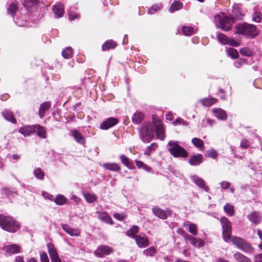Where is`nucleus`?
<instances>
[{"label":"nucleus","mask_w":262,"mask_h":262,"mask_svg":"<svg viewBox=\"0 0 262 262\" xmlns=\"http://www.w3.org/2000/svg\"><path fill=\"white\" fill-rule=\"evenodd\" d=\"M154 128L157 138L161 140L165 138L164 130L162 122L155 115L152 116V122L143 124L140 134L142 140L144 142H149L154 137Z\"/></svg>","instance_id":"1"},{"label":"nucleus","mask_w":262,"mask_h":262,"mask_svg":"<svg viewBox=\"0 0 262 262\" xmlns=\"http://www.w3.org/2000/svg\"><path fill=\"white\" fill-rule=\"evenodd\" d=\"M0 226L9 232H15L19 228V224L13 217L0 214Z\"/></svg>","instance_id":"2"},{"label":"nucleus","mask_w":262,"mask_h":262,"mask_svg":"<svg viewBox=\"0 0 262 262\" xmlns=\"http://www.w3.org/2000/svg\"><path fill=\"white\" fill-rule=\"evenodd\" d=\"M167 148L171 155L175 158H186L188 156L187 151L178 142L170 141L167 144Z\"/></svg>","instance_id":"3"},{"label":"nucleus","mask_w":262,"mask_h":262,"mask_svg":"<svg viewBox=\"0 0 262 262\" xmlns=\"http://www.w3.org/2000/svg\"><path fill=\"white\" fill-rule=\"evenodd\" d=\"M236 33L250 36L252 37H255L258 34L255 26L253 25L246 23L243 24H239L236 25Z\"/></svg>","instance_id":"4"},{"label":"nucleus","mask_w":262,"mask_h":262,"mask_svg":"<svg viewBox=\"0 0 262 262\" xmlns=\"http://www.w3.org/2000/svg\"><path fill=\"white\" fill-rule=\"evenodd\" d=\"M214 21L216 26L223 31H228L231 29L229 18L222 12L215 15Z\"/></svg>","instance_id":"5"},{"label":"nucleus","mask_w":262,"mask_h":262,"mask_svg":"<svg viewBox=\"0 0 262 262\" xmlns=\"http://www.w3.org/2000/svg\"><path fill=\"white\" fill-rule=\"evenodd\" d=\"M230 240L237 248L244 252H251L253 251L251 245L241 237L233 236Z\"/></svg>","instance_id":"6"},{"label":"nucleus","mask_w":262,"mask_h":262,"mask_svg":"<svg viewBox=\"0 0 262 262\" xmlns=\"http://www.w3.org/2000/svg\"><path fill=\"white\" fill-rule=\"evenodd\" d=\"M221 223L223 228V237L224 240L228 242L231 238V224L225 217L221 218Z\"/></svg>","instance_id":"7"},{"label":"nucleus","mask_w":262,"mask_h":262,"mask_svg":"<svg viewBox=\"0 0 262 262\" xmlns=\"http://www.w3.org/2000/svg\"><path fill=\"white\" fill-rule=\"evenodd\" d=\"M114 251L113 249L107 246L102 245L98 247L94 254L99 257H103L105 255H109Z\"/></svg>","instance_id":"8"},{"label":"nucleus","mask_w":262,"mask_h":262,"mask_svg":"<svg viewBox=\"0 0 262 262\" xmlns=\"http://www.w3.org/2000/svg\"><path fill=\"white\" fill-rule=\"evenodd\" d=\"M3 250L7 255L15 254L20 252L21 247L16 244H11L4 246Z\"/></svg>","instance_id":"9"},{"label":"nucleus","mask_w":262,"mask_h":262,"mask_svg":"<svg viewBox=\"0 0 262 262\" xmlns=\"http://www.w3.org/2000/svg\"><path fill=\"white\" fill-rule=\"evenodd\" d=\"M185 239L187 242H190L195 248H200L205 245V242L203 239L197 238L189 234L185 236Z\"/></svg>","instance_id":"10"},{"label":"nucleus","mask_w":262,"mask_h":262,"mask_svg":"<svg viewBox=\"0 0 262 262\" xmlns=\"http://www.w3.org/2000/svg\"><path fill=\"white\" fill-rule=\"evenodd\" d=\"M191 180L195 184L200 188L206 192L209 191V187L206 185L205 181L201 178L196 176H192L190 177Z\"/></svg>","instance_id":"11"},{"label":"nucleus","mask_w":262,"mask_h":262,"mask_svg":"<svg viewBox=\"0 0 262 262\" xmlns=\"http://www.w3.org/2000/svg\"><path fill=\"white\" fill-rule=\"evenodd\" d=\"M153 213L158 217L161 219H165L167 217V214L171 215V212L168 210L167 212L158 207L155 206L152 209Z\"/></svg>","instance_id":"12"},{"label":"nucleus","mask_w":262,"mask_h":262,"mask_svg":"<svg viewBox=\"0 0 262 262\" xmlns=\"http://www.w3.org/2000/svg\"><path fill=\"white\" fill-rule=\"evenodd\" d=\"M135 239L137 245L140 248H144L149 245L148 238L145 235H143V236L141 234L137 235L135 237Z\"/></svg>","instance_id":"13"},{"label":"nucleus","mask_w":262,"mask_h":262,"mask_svg":"<svg viewBox=\"0 0 262 262\" xmlns=\"http://www.w3.org/2000/svg\"><path fill=\"white\" fill-rule=\"evenodd\" d=\"M118 122V120L116 118L111 117L107 119L100 125V128L102 129H107L113 127Z\"/></svg>","instance_id":"14"},{"label":"nucleus","mask_w":262,"mask_h":262,"mask_svg":"<svg viewBox=\"0 0 262 262\" xmlns=\"http://www.w3.org/2000/svg\"><path fill=\"white\" fill-rule=\"evenodd\" d=\"M19 133L25 137L30 136L35 132V127L34 126L25 125L19 129Z\"/></svg>","instance_id":"15"},{"label":"nucleus","mask_w":262,"mask_h":262,"mask_svg":"<svg viewBox=\"0 0 262 262\" xmlns=\"http://www.w3.org/2000/svg\"><path fill=\"white\" fill-rule=\"evenodd\" d=\"M52 10L56 17H61L64 13L63 5L61 3L57 4L53 6Z\"/></svg>","instance_id":"16"},{"label":"nucleus","mask_w":262,"mask_h":262,"mask_svg":"<svg viewBox=\"0 0 262 262\" xmlns=\"http://www.w3.org/2000/svg\"><path fill=\"white\" fill-rule=\"evenodd\" d=\"M212 111L214 116L219 119L225 120L227 118L225 111L220 108H214Z\"/></svg>","instance_id":"17"},{"label":"nucleus","mask_w":262,"mask_h":262,"mask_svg":"<svg viewBox=\"0 0 262 262\" xmlns=\"http://www.w3.org/2000/svg\"><path fill=\"white\" fill-rule=\"evenodd\" d=\"M203 160V156L197 154L192 156L189 160V163L192 166L200 165Z\"/></svg>","instance_id":"18"},{"label":"nucleus","mask_w":262,"mask_h":262,"mask_svg":"<svg viewBox=\"0 0 262 262\" xmlns=\"http://www.w3.org/2000/svg\"><path fill=\"white\" fill-rule=\"evenodd\" d=\"M248 220L255 224H259L261 220V217L258 213L253 212L247 216Z\"/></svg>","instance_id":"19"},{"label":"nucleus","mask_w":262,"mask_h":262,"mask_svg":"<svg viewBox=\"0 0 262 262\" xmlns=\"http://www.w3.org/2000/svg\"><path fill=\"white\" fill-rule=\"evenodd\" d=\"M62 229L69 234L71 236H78L80 233L79 230L77 229H73L67 224L61 225Z\"/></svg>","instance_id":"20"},{"label":"nucleus","mask_w":262,"mask_h":262,"mask_svg":"<svg viewBox=\"0 0 262 262\" xmlns=\"http://www.w3.org/2000/svg\"><path fill=\"white\" fill-rule=\"evenodd\" d=\"M103 167L107 170L113 171H119L121 169L120 165L116 163H105L103 165Z\"/></svg>","instance_id":"21"},{"label":"nucleus","mask_w":262,"mask_h":262,"mask_svg":"<svg viewBox=\"0 0 262 262\" xmlns=\"http://www.w3.org/2000/svg\"><path fill=\"white\" fill-rule=\"evenodd\" d=\"M3 116L6 120L13 123H16V120L14 117L13 113L10 110H5L3 112Z\"/></svg>","instance_id":"22"},{"label":"nucleus","mask_w":262,"mask_h":262,"mask_svg":"<svg viewBox=\"0 0 262 262\" xmlns=\"http://www.w3.org/2000/svg\"><path fill=\"white\" fill-rule=\"evenodd\" d=\"M233 257L237 262H252L249 258L238 252L234 254Z\"/></svg>","instance_id":"23"},{"label":"nucleus","mask_w":262,"mask_h":262,"mask_svg":"<svg viewBox=\"0 0 262 262\" xmlns=\"http://www.w3.org/2000/svg\"><path fill=\"white\" fill-rule=\"evenodd\" d=\"M97 213L98 214V219L101 221L107 224H113V221L111 217L106 212H97Z\"/></svg>","instance_id":"24"},{"label":"nucleus","mask_w":262,"mask_h":262,"mask_svg":"<svg viewBox=\"0 0 262 262\" xmlns=\"http://www.w3.org/2000/svg\"><path fill=\"white\" fill-rule=\"evenodd\" d=\"M192 144L200 150L202 151L204 149V143L203 140L200 138H193L191 140Z\"/></svg>","instance_id":"25"},{"label":"nucleus","mask_w":262,"mask_h":262,"mask_svg":"<svg viewBox=\"0 0 262 262\" xmlns=\"http://www.w3.org/2000/svg\"><path fill=\"white\" fill-rule=\"evenodd\" d=\"M48 250L51 260L59 257L56 249L52 244L48 245Z\"/></svg>","instance_id":"26"},{"label":"nucleus","mask_w":262,"mask_h":262,"mask_svg":"<svg viewBox=\"0 0 262 262\" xmlns=\"http://www.w3.org/2000/svg\"><path fill=\"white\" fill-rule=\"evenodd\" d=\"M50 108V103L46 102L41 104L39 110V116L42 118L45 115V112L48 111Z\"/></svg>","instance_id":"27"},{"label":"nucleus","mask_w":262,"mask_h":262,"mask_svg":"<svg viewBox=\"0 0 262 262\" xmlns=\"http://www.w3.org/2000/svg\"><path fill=\"white\" fill-rule=\"evenodd\" d=\"M72 136L74 138L77 142L83 144L85 143V139L82 135L76 130H72Z\"/></svg>","instance_id":"28"},{"label":"nucleus","mask_w":262,"mask_h":262,"mask_svg":"<svg viewBox=\"0 0 262 262\" xmlns=\"http://www.w3.org/2000/svg\"><path fill=\"white\" fill-rule=\"evenodd\" d=\"M138 231L139 227L137 226L134 225L128 230L126 231L125 234L127 236L131 237L135 239V237L137 236L136 234H137Z\"/></svg>","instance_id":"29"},{"label":"nucleus","mask_w":262,"mask_h":262,"mask_svg":"<svg viewBox=\"0 0 262 262\" xmlns=\"http://www.w3.org/2000/svg\"><path fill=\"white\" fill-rule=\"evenodd\" d=\"M117 44L112 40H108L106 41L102 46L103 50H107L111 49H114Z\"/></svg>","instance_id":"30"},{"label":"nucleus","mask_w":262,"mask_h":262,"mask_svg":"<svg viewBox=\"0 0 262 262\" xmlns=\"http://www.w3.org/2000/svg\"><path fill=\"white\" fill-rule=\"evenodd\" d=\"M217 99L214 98H205L200 100V102L205 106H209L215 103Z\"/></svg>","instance_id":"31"},{"label":"nucleus","mask_w":262,"mask_h":262,"mask_svg":"<svg viewBox=\"0 0 262 262\" xmlns=\"http://www.w3.org/2000/svg\"><path fill=\"white\" fill-rule=\"evenodd\" d=\"M182 3L175 1L171 4L169 11L172 13L175 11L179 10L182 8Z\"/></svg>","instance_id":"32"},{"label":"nucleus","mask_w":262,"mask_h":262,"mask_svg":"<svg viewBox=\"0 0 262 262\" xmlns=\"http://www.w3.org/2000/svg\"><path fill=\"white\" fill-rule=\"evenodd\" d=\"M35 130H37V134L42 138H46V130L45 127L40 125H35Z\"/></svg>","instance_id":"33"},{"label":"nucleus","mask_w":262,"mask_h":262,"mask_svg":"<svg viewBox=\"0 0 262 262\" xmlns=\"http://www.w3.org/2000/svg\"><path fill=\"white\" fill-rule=\"evenodd\" d=\"M144 116L141 113H135L132 117V120L136 124L140 123L143 120Z\"/></svg>","instance_id":"34"},{"label":"nucleus","mask_w":262,"mask_h":262,"mask_svg":"<svg viewBox=\"0 0 262 262\" xmlns=\"http://www.w3.org/2000/svg\"><path fill=\"white\" fill-rule=\"evenodd\" d=\"M55 203L58 205H62L67 203V199L61 194H58L55 199Z\"/></svg>","instance_id":"35"},{"label":"nucleus","mask_w":262,"mask_h":262,"mask_svg":"<svg viewBox=\"0 0 262 262\" xmlns=\"http://www.w3.org/2000/svg\"><path fill=\"white\" fill-rule=\"evenodd\" d=\"M183 34L185 36H189L194 33L193 27L189 26H184L182 28Z\"/></svg>","instance_id":"36"},{"label":"nucleus","mask_w":262,"mask_h":262,"mask_svg":"<svg viewBox=\"0 0 262 262\" xmlns=\"http://www.w3.org/2000/svg\"><path fill=\"white\" fill-rule=\"evenodd\" d=\"M162 7V5L161 4L154 5L148 9L147 12L149 14L152 15L155 13L156 12L159 11Z\"/></svg>","instance_id":"37"},{"label":"nucleus","mask_w":262,"mask_h":262,"mask_svg":"<svg viewBox=\"0 0 262 262\" xmlns=\"http://www.w3.org/2000/svg\"><path fill=\"white\" fill-rule=\"evenodd\" d=\"M120 159L122 163L126 166L129 168L133 167V164L131 163L129 159L126 156L122 155L120 156Z\"/></svg>","instance_id":"38"},{"label":"nucleus","mask_w":262,"mask_h":262,"mask_svg":"<svg viewBox=\"0 0 262 262\" xmlns=\"http://www.w3.org/2000/svg\"><path fill=\"white\" fill-rule=\"evenodd\" d=\"M225 212L229 216H233L234 214V210L233 206L229 204H227L224 207Z\"/></svg>","instance_id":"39"},{"label":"nucleus","mask_w":262,"mask_h":262,"mask_svg":"<svg viewBox=\"0 0 262 262\" xmlns=\"http://www.w3.org/2000/svg\"><path fill=\"white\" fill-rule=\"evenodd\" d=\"M84 197L87 202L92 203L95 202L97 200V196L94 194L92 193H85Z\"/></svg>","instance_id":"40"},{"label":"nucleus","mask_w":262,"mask_h":262,"mask_svg":"<svg viewBox=\"0 0 262 262\" xmlns=\"http://www.w3.org/2000/svg\"><path fill=\"white\" fill-rule=\"evenodd\" d=\"M72 54V49L71 47H67L62 52V56L66 59L71 58Z\"/></svg>","instance_id":"41"},{"label":"nucleus","mask_w":262,"mask_h":262,"mask_svg":"<svg viewBox=\"0 0 262 262\" xmlns=\"http://www.w3.org/2000/svg\"><path fill=\"white\" fill-rule=\"evenodd\" d=\"M240 53L244 56H251L253 55V51L249 48H243L240 49Z\"/></svg>","instance_id":"42"},{"label":"nucleus","mask_w":262,"mask_h":262,"mask_svg":"<svg viewBox=\"0 0 262 262\" xmlns=\"http://www.w3.org/2000/svg\"><path fill=\"white\" fill-rule=\"evenodd\" d=\"M227 53L232 58L236 59L238 56V53L236 50L229 48L227 50Z\"/></svg>","instance_id":"43"},{"label":"nucleus","mask_w":262,"mask_h":262,"mask_svg":"<svg viewBox=\"0 0 262 262\" xmlns=\"http://www.w3.org/2000/svg\"><path fill=\"white\" fill-rule=\"evenodd\" d=\"M189 232L193 235L196 236L198 234L197 226L193 223H189L188 224Z\"/></svg>","instance_id":"44"},{"label":"nucleus","mask_w":262,"mask_h":262,"mask_svg":"<svg viewBox=\"0 0 262 262\" xmlns=\"http://www.w3.org/2000/svg\"><path fill=\"white\" fill-rule=\"evenodd\" d=\"M17 10V5L14 2L12 3L10 5L9 7L8 8V13H9L11 15H14L15 13Z\"/></svg>","instance_id":"45"},{"label":"nucleus","mask_w":262,"mask_h":262,"mask_svg":"<svg viewBox=\"0 0 262 262\" xmlns=\"http://www.w3.org/2000/svg\"><path fill=\"white\" fill-rule=\"evenodd\" d=\"M205 156L208 157L212 158L213 159H215L217 158V154L214 149H211L207 150L206 151Z\"/></svg>","instance_id":"46"},{"label":"nucleus","mask_w":262,"mask_h":262,"mask_svg":"<svg viewBox=\"0 0 262 262\" xmlns=\"http://www.w3.org/2000/svg\"><path fill=\"white\" fill-rule=\"evenodd\" d=\"M217 38L223 44H227L228 42V38L223 33H218Z\"/></svg>","instance_id":"47"},{"label":"nucleus","mask_w":262,"mask_h":262,"mask_svg":"<svg viewBox=\"0 0 262 262\" xmlns=\"http://www.w3.org/2000/svg\"><path fill=\"white\" fill-rule=\"evenodd\" d=\"M156 252V250L152 246L150 247L149 248L145 250L143 252L144 254L146 256H153Z\"/></svg>","instance_id":"48"},{"label":"nucleus","mask_w":262,"mask_h":262,"mask_svg":"<svg viewBox=\"0 0 262 262\" xmlns=\"http://www.w3.org/2000/svg\"><path fill=\"white\" fill-rule=\"evenodd\" d=\"M157 147V145L155 143H151L150 146H149L145 150L144 154L149 155L151 151L154 150Z\"/></svg>","instance_id":"49"},{"label":"nucleus","mask_w":262,"mask_h":262,"mask_svg":"<svg viewBox=\"0 0 262 262\" xmlns=\"http://www.w3.org/2000/svg\"><path fill=\"white\" fill-rule=\"evenodd\" d=\"M34 174L35 177L39 179H42L44 176V173L40 168H37L34 170Z\"/></svg>","instance_id":"50"},{"label":"nucleus","mask_w":262,"mask_h":262,"mask_svg":"<svg viewBox=\"0 0 262 262\" xmlns=\"http://www.w3.org/2000/svg\"><path fill=\"white\" fill-rule=\"evenodd\" d=\"M253 19L256 23L260 22L261 20L260 13L258 11H255L253 14Z\"/></svg>","instance_id":"51"},{"label":"nucleus","mask_w":262,"mask_h":262,"mask_svg":"<svg viewBox=\"0 0 262 262\" xmlns=\"http://www.w3.org/2000/svg\"><path fill=\"white\" fill-rule=\"evenodd\" d=\"M41 262H49L48 256L46 252H42L40 253Z\"/></svg>","instance_id":"52"},{"label":"nucleus","mask_w":262,"mask_h":262,"mask_svg":"<svg viewBox=\"0 0 262 262\" xmlns=\"http://www.w3.org/2000/svg\"><path fill=\"white\" fill-rule=\"evenodd\" d=\"M114 217L119 221H122L126 217V215L115 213L114 214Z\"/></svg>","instance_id":"53"},{"label":"nucleus","mask_w":262,"mask_h":262,"mask_svg":"<svg viewBox=\"0 0 262 262\" xmlns=\"http://www.w3.org/2000/svg\"><path fill=\"white\" fill-rule=\"evenodd\" d=\"M221 187L223 189H227L230 188V183L227 181H223L220 183Z\"/></svg>","instance_id":"54"},{"label":"nucleus","mask_w":262,"mask_h":262,"mask_svg":"<svg viewBox=\"0 0 262 262\" xmlns=\"http://www.w3.org/2000/svg\"><path fill=\"white\" fill-rule=\"evenodd\" d=\"M233 12L235 14L236 17L238 18L239 19H242L243 17V15L241 12H239V9L237 8H235L233 10Z\"/></svg>","instance_id":"55"},{"label":"nucleus","mask_w":262,"mask_h":262,"mask_svg":"<svg viewBox=\"0 0 262 262\" xmlns=\"http://www.w3.org/2000/svg\"><path fill=\"white\" fill-rule=\"evenodd\" d=\"M79 14L77 13H69V19L70 20H73L76 18H78L79 17Z\"/></svg>","instance_id":"56"},{"label":"nucleus","mask_w":262,"mask_h":262,"mask_svg":"<svg viewBox=\"0 0 262 262\" xmlns=\"http://www.w3.org/2000/svg\"><path fill=\"white\" fill-rule=\"evenodd\" d=\"M227 44H228L231 46H233V47H237L239 45L238 43L236 41L234 40L233 39H229V38H228V42Z\"/></svg>","instance_id":"57"},{"label":"nucleus","mask_w":262,"mask_h":262,"mask_svg":"<svg viewBox=\"0 0 262 262\" xmlns=\"http://www.w3.org/2000/svg\"><path fill=\"white\" fill-rule=\"evenodd\" d=\"M254 262H262V253L258 254L254 257Z\"/></svg>","instance_id":"58"},{"label":"nucleus","mask_w":262,"mask_h":262,"mask_svg":"<svg viewBox=\"0 0 262 262\" xmlns=\"http://www.w3.org/2000/svg\"><path fill=\"white\" fill-rule=\"evenodd\" d=\"M71 199L76 204H78L80 202V199L73 194H71Z\"/></svg>","instance_id":"59"},{"label":"nucleus","mask_w":262,"mask_h":262,"mask_svg":"<svg viewBox=\"0 0 262 262\" xmlns=\"http://www.w3.org/2000/svg\"><path fill=\"white\" fill-rule=\"evenodd\" d=\"M241 146L243 148H247L249 147V144L246 140H242L240 144Z\"/></svg>","instance_id":"60"},{"label":"nucleus","mask_w":262,"mask_h":262,"mask_svg":"<svg viewBox=\"0 0 262 262\" xmlns=\"http://www.w3.org/2000/svg\"><path fill=\"white\" fill-rule=\"evenodd\" d=\"M244 60L242 59L238 60L234 62V65L237 68H239L241 67L242 63L244 62Z\"/></svg>","instance_id":"61"},{"label":"nucleus","mask_w":262,"mask_h":262,"mask_svg":"<svg viewBox=\"0 0 262 262\" xmlns=\"http://www.w3.org/2000/svg\"><path fill=\"white\" fill-rule=\"evenodd\" d=\"M42 195L45 198L49 199L50 200H52L54 198L52 195L50 194L49 193L47 192H43Z\"/></svg>","instance_id":"62"},{"label":"nucleus","mask_w":262,"mask_h":262,"mask_svg":"<svg viewBox=\"0 0 262 262\" xmlns=\"http://www.w3.org/2000/svg\"><path fill=\"white\" fill-rule=\"evenodd\" d=\"M136 165L139 168H142L144 166V165H145V164L143 163V162H142V161H138V160L136 161Z\"/></svg>","instance_id":"63"},{"label":"nucleus","mask_w":262,"mask_h":262,"mask_svg":"<svg viewBox=\"0 0 262 262\" xmlns=\"http://www.w3.org/2000/svg\"><path fill=\"white\" fill-rule=\"evenodd\" d=\"M15 262H25L24 261V259L23 257L20 256H17L15 258Z\"/></svg>","instance_id":"64"}]
</instances>
